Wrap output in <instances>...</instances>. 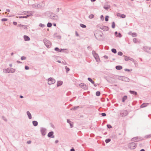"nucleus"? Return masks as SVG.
Listing matches in <instances>:
<instances>
[{
	"label": "nucleus",
	"instance_id": "14",
	"mask_svg": "<svg viewBox=\"0 0 151 151\" xmlns=\"http://www.w3.org/2000/svg\"><path fill=\"white\" fill-rule=\"evenodd\" d=\"M55 51H57L58 52H64L65 50L66 49H59L58 47H56L55 48Z\"/></svg>",
	"mask_w": 151,
	"mask_h": 151
},
{
	"label": "nucleus",
	"instance_id": "6",
	"mask_svg": "<svg viewBox=\"0 0 151 151\" xmlns=\"http://www.w3.org/2000/svg\"><path fill=\"white\" fill-rule=\"evenodd\" d=\"M48 84L49 85L52 84L55 82V80L52 78H50L48 79Z\"/></svg>",
	"mask_w": 151,
	"mask_h": 151
},
{
	"label": "nucleus",
	"instance_id": "52",
	"mask_svg": "<svg viewBox=\"0 0 151 151\" xmlns=\"http://www.w3.org/2000/svg\"><path fill=\"white\" fill-rule=\"evenodd\" d=\"M120 17L122 18H124L126 17V15L124 14H121Z\"/></svg>",
	"mask_w": 151,
	"mask_h": 151
},
{
	"label": "nucleus",
	"instance_id": "35",
	"mask_svg": "<svg viewBox=\"0 0 151 151\" xmlns=\"http://www.w3.org/2000/svg\"><path fill=\"white\" fill-rule=\"evenodd\" d=\"M80 25L81 27L83 28H86V25L82 24H80Z\"/></svg>",
	"mask_w": 151,
	"mask_h": 151
},
{
	"label": "nucleus",
	"instance_id": "4",
	"mask_svg": "<svg viewBox=\"0 0 151 151\" xmlns=\"http://www.w3.org/2000/svg\"><path fill=\"white\" fill-rule=\"evenodd\" d=\"M43 41L45 45L47 48H49L51 45L50 42L46 39H44Z\"/></svg>",
	"mask_w": 151,
	"mask_h": 151
},
{
	"label": "nucleus",
	"instance_id": "51",
	"mask_svg": "<svg viewBox=\"0 0 151 151\" xmlns=\"http://www.w3.org/2000/svg\"><path fill=\"white\" fill-rule=\"evenodd\" d=\"M94 17V15L92 14L90 15L89 16V17L90 19L93 18Z\"/></svg>",
	"mask_w": 151,
	"mask_h": 151
},
{
	"label": "nucleus",
	"instance_id": "2",
	"mask_svg": "<svg viewBox=\"0 0 151 151\" xmlns=\"http://www.w3.org/2000/svg\"><path fill=\"white\" fill-rule=\"evenodd\" d=\"M103 33L101 31H99L94 34L96 39L99 40H102L101 37H102Z\"/></svg>",
	"mask_w": 151,
	"mask_h": 151
},
{
	"label": "nucleus",
	"instance_id": "48",
	"mask_svg": "<svg viewBox=\"0 0 151 151\" xmlns=\"http://www.w3.org/2000/svg\"><path fill=\"white\" fill-rule=\"evenodd\" d=\"M2 119L5 122H7V120L6 118L4 116H2Z\"/></svg>",
	"mask_w": 151,
	"mask_h": 151
},
{
	"label": "nucleus",
	"instance_id": "17",
	"mask_svg": "<svg viewBox=\"0 0 151 151\" xmlns=\"http://www.w3.org/2000/svg\"><path fill=\"white\" fill-rule=\"evenodd\" d=\"M23 37L25 41H29L30 40L29 37L27 35H24Z\"/></svg>",
	"mask_w": 151,
	"mask_h": 151
},
{
	"label": "nucleus",
	"instance_id": "28",
	"mask_svg": "<svg viewBox=\"0 0 151 151\" xmlns=\"http://www.w3.org/2000/svg\"><path fill=\"white\" fill-rule=\"evenodd\" d=\"M127 99V96L126 95L124 96L122 98V102H124Z\"/></svg>",
	"mask_w": 151,
	"mask_h": 151
},
{
	"label": "nucleus",
	"instance_id": "26",
	"mask_svg": "<svg viewBox=\"0 0 151 151\" xmlns=\"http://www.w3.org/2000/svg\"><path fill=\"white\" fill-rule=\"evenodd\" d=\"M67 122L70 125V127L72 128L73 127V125L71 123V122L68 119L67 120Z\"/></svg>",
	"mask_w": 151,
	"mask_h": 151
},
{
	"label": "nucleus",
	"instance_id": "18",
	"mask_svg": "<svg viewBox=\"0 0 151 151\" xmlns=\"http://www.w3.org/2000/svg\"><path fill=\"white\" fill-rule=\"evenodd\" d=\"M149 47H147V46H145V47H143V50L145 51V52H148V51H149Z\"/></svg>",
	"mask_w": 151,
	"mask_h": 151
},
{
	"label": "nucleus",
	"instance_id": "13",
	"mask_svg": "<svg viewBox=\"0 0 151 151\" xmlns=\"http://www.w3.org/2000/svg\"><path fill=\"white\" fill-rule=\"evenodd\" d=\"M100 28L104 31H107L109 30V28L108 26H102L100 27Z\"/></svg>",
	"mask_w": 151,
	"mask_h": 151
},
{
	"label": "nucleus",
	"instance_id": "30",
	"mask_svg": "<svg viewBox=\"0 0 151 151\" xmlns=\"http://www.w3.org/2000/svg\"><path fill=\"white\" fill-rule=\"evenodd\" d=\"M123 76H117L116 77V78L119 79V80H121L122 81L123 80Z\"/></svg>",
	"mask_w": 151,
	"mask_h": 151
},
{
	"label": "nucleus",
	"instance_id": "59",
	"mask_svg": "<svg viewBox=\"0 0 151 151\" xmlns=\"http://www.w3.org/2000/svg\"><path fill=\"white\" fill-rule=\"evenodd\" d=\"M133 41L134 43H137V39L136 38H134L133 39Z\"/></svg>",
	"mask_w": 151,
	"mask_h": 151
},
{
	"label": "nucleus",
	"instance_id": "47",
	"mask_svg": "<svg viewBox=\"0 0 151 151\" xmlns=\"http://www.w3.org/2000/svg\"><path fill=\"white\" fill-rule=\"evenodd\" d=\"M39 26L42 27H44L45 26V25L42 23H40L39 24Z\"/></svg>",
	"mask_w": 151,
	"mask_h": 151
},
{
	"label": "nucleus",
	"instance_id": "53",
	"mask_svg": "<svg viewBox=\"0 0 151 151\" xmlns=\"http://www.w3.org/2000/svg\"><path fill=\"white\" fill-rule=\"evenodd\" d=\"M106 126L107 128L109 129H111L112 128V127L111 126V125L109 124H107Z\"/></svg>",
	"mask_w": 151,
	"mask_h": 151
},
{
	"label": "nucleus",
	"instance_id": "33",
	"mask_svg": "<svg viewBox=\"0 0 151 151\" xmlns=\"http://www.w3.org/2000/svg\"><path fill=\"white\" fill-rule=\"evenodd\" d=\"M111 51L114 54H115L117 52L116 50L114 48H112L111 50Z\"/></svg>",
	"mask_w": 151,
	"mask_h": 151
},
{
	"label": "nucleus",
	"instance_id": "1",
	"mask_svg": "<svg viewBox=\"0 0 151 151\" xmlns=\"http://www.w3.org/2000/svg\"><path fill=\"white\" fill-rule=\"evenodd\" d=\"M49 17L50 19L53 20L55 21H56L58 19V16L52 12H50Z\"/></svg>",
	"mask_w": 151,
	"mask_h": 151
},
{
	"label": "nucleus",
	"instance_id": "19",
	"mask_svg": "<svg viewBox=\"0 0 151 151\" xmlns=\"http://www.w3.org/2000/svg\"><path fill=\"white\" fill-rule=\"evenodd\" d=\"M27 114L29 119H31L32 118V115L30 112L28 111L27 112Z\"/></svg>",
	"mask_w": 151,
	"mask_h": 151
},
{
	"label": "nucleus",
	"instance_id": "57",
	"mask_svg": "<svg viewBox=\"0 0 151 151\" xmlns=\"http://www.w3.org/2000/svg\"><path fill=\"white\" fill-rule=\"evenodd\" d=\"M24 68L26 70H28L29 69V67L27 66H25Z\"/></svg>",
	"mask_w": 151,
	"mask_h": 151
},
{
	"label": "nucleus",
	"instance_id": "32",
	"mask_svg": "<svg viewBox=\"0 0 151 151\" xmlns=\"http://www.w3.org/2000/svg\"><path fill=\"white\" fill-rule=\"evenodd\" d=\"M88 80L92 84H94V82L93 81L92 79L90 78H88Z\"/></svg>",
	"mask_w": 151,
	"mask_h": 151
},
{
	"label": "nucleus",
	"instance_id": "3",
	"mask_svg": "<svg viewBox=\"0 0 151 151\" xmlns=\"http://www.w3.org/2000/svg\"><path fill=\"white\" fill-rule=\"evenodd\" d=\"M137 143L134 142H131L129 144L128 147L131 150L134 149L136 147Z\"/></svg>",
	"mask_w": 151,
	"mask_h": 151
},
{
	"label": "nucleus",
	"instance_id": "9",
	"mask_svg": "<svg viewBox=\"0 0 151 151\" xmlns=\"http://www.w3.org/2000/svg\"><path fill=\"white\" fill-rule=\"evenodd\" d=\"M124 56L125 57L124 60L126 61H128L129 60H130L132 61L133 62H134L135 61L134 60L133 58L129 57H127L125 55H124Z\"/></svg>",
	"mask_w": 151,
	"mask_h": 151
},
{
	"label": "nucleus",
	"instance_id": "21",
	"mask_svg": "<svg viewBox=\"0 0 151 151\" xmlns=\"http://www.w3.org/2000/svg\"><path fill=\"white\" fill-rule=\"evenodd\" d=\"M121 114L122 116H124L127 114V111L126 110H124L122 112H121Z\"/></svg>",
	"mask_w": 151,
	"mask_h": 151
},
{
	"label": "nucleus",
	"instance_id": "63",
	"mask_svg": "<svg viewBox=\"0 0 151 151\" xmlns=\"http://www.w3.org/2000/svg\"><path fill=\"white\" fill-rule=\"evenodd\" d=\"M28 12H29V11H24L23 12V13L24 14H26L28 13Z\"/></svg>",
	"mask_w": 151,
	"mask_h": 151
},
{
	"label": "nucleus",
	"instance_id": "7",
	"mask_svg": "<svg viewBox=\"0 0 151 151\" xmlns=\"http://www.w3.org/2000/svg\"><path fill=\"white\" fill-rule=\"evenodd\" d=\"M143 139V138L141 137H136L132 138V141L133 142H138Z\"/></svg>",
	"mask_w": 151,
	"mask_h": 151
},
{
	"label": "nucleus",
	"instance_id": "41",
	"mask_svg": "<svg viewBox=\"0 0 151 151\" xmlns=\"http://www.w3.org/2000/svg\"><path fill=\"white\" fill-rule=\"evenodd\" d=\"M65 68L66 70V72L67 73L70 70V69L67 66L65 67Z\"/></svg>",
	"mask_w": 151,
	"mask_h": 151
},
{
	"label": "nucleus",
	"instance_id": "39",
	"mask_svg": "<svg viewBox=\"0 0 151 151\" xmlns=\"http://www.w3.org/2000/svg\"><path fill=\"white\" fill-rule=\"evenodd\" d=\"M100 94L101 93L99 91H97L96 92V95L98 96H99L100 95Z\"/></svg>",
	"mask_w": 151,
	"mask_h": 151
},
{
	"label": "nucleus",
	"instance_id": "25",
	"mask_svg": "<svg viewBox=\"0 0 151 151\" xmlns=\"http://www.w3.org/2000/svg\"><path fill=\"white\" fill-rule=\"evenodd\" d=\"M115 68L116 70H120L122 68V67L121 65H117L115 67Z\"/></svg>",
	"mask_w": 151,
	"mask_h": 151
},
{
	"label": "nucleus",
	"instance_id": "40",
	"mask_svg": "<svg viewBox=\"0 0 151 151\" xmlns=\"http://www.w3.org/2000/svg\"><path fill=\"white\" fill-rule=\"evenodd\" d=\"M132 36L133 37H135L137 36V34L135 32H133L132 33Z\"/></svg>",
	"mask_w": 151,
	"mask_h": 151
},
{
	"label": "nucleus",
	"instance_id": "64",
	"mask_svg": "<svg viewBox=\"0 0 151 151\" xmlns=\"http://www.w3.org/2000/svg\"><path fill=\"white\" fill-rule=\"evenodd\" d=\"M70 151H75V150L74 148L72 147L70 149Z\"/></svg>",
	"mask_w": 151,
	"mask_h": 151
},
{
	"label": "nucleus",
	"instance_id": "45",
	"mask_svg": "<svg viewBox=\"0 0 151 151\" xmlns=\"http://www.w3.org/2000/svg\"><path fill=\"white\" fill-rule=\"evenodd\" d=\"M26 59V57L24 56H22L21 58V59L22 60H25Z\"/></svg>",
	"mask_w": 151,
	"mask_h": 151
},
{
	"label": "nucleus",
	"instance_id": "24",
	"mask_svg": "<svg viewBox=\"0 0 151 151\" xmlns=\"http://www.w3.org/2000/svg\"><path fill=\"white\" fill-rule=\"evenodd\" d=\"M129 92L132 94L137 95V92L134 91L130 90L129 91Z\"/></svg>",
	"mask_w": 151,
	"mask_h": 151
},
{
	"label": "nucleus",
	"instance_id": "27",
	"mask_svg": "<svg viewBox=\"0 0 151 151\" xmlns=\"http://www.w3.org/2000/svg\"><path fill=\"white\" fill-rule=\"evenodd\" d=\"M79 107L78 106H74L70 109V110H73L74 111L78 109L79 108Z\"/></svg>",
	"mask_w": 151,
	"mask_h": 151
},
{
	"label": "nucleus",
	"instance_id": "16",
	"mask_svg": "<svg viewBox=\"0 0 151 151\" xmlns=\"http://www.w3.org/2000/svg\"><path fill=\"white\" fill-rule=\"evenodd\" d=\"M149 104V103H144L142 104L140 106V108H143L147 106Z\"/></svg>",
	"mask_w": 151,
	"mask_h": 151
},
{
	"label": "nucleus",
	"instance_id": "43",
	"mask_svg": "<svg viewBox=\"0 0 151 151\" xmlns=\"http://www.w3.org/2000/svg\"><path fill=\"white\" fill-rule=\"evenodd\" d=\"M109 16H106V17H105V21H106V22H107L109 20Z\"/></svg>",
	"mask_w": 151,
	"mask_h": 151
},
{
	"label": "nucleus",
	"instance_id": "15",
	"mask_svg": "<svg viewBox=\"0 0 151 151\" xmlns=\"http://www.w3.org/2000/svg\"><path fill=\"white\" fill-rule=\"evenodd\" d=\"M33 15L30 13V14H28L26 16H19V18H27L28 17L32 16Z\"/></svg>",
	"mask_w": 151,
	"mask_h": 151
},
{
	"label": "nucleus",
	"instance_id": "50",
	"mask_svg": "<svg viewBox=\"0 0 151 151\" xmlns=\"http://www.w3.org/2000/svg\"><path fill=\"white\" fill-rule=\"evenodd\" d=\"M118 55L120 56H122L123 55V53L122 52L119 51L118 52Z\"/></svg>",
	"mask_w": 151,
	"mask_h": 151
},
{
	"label": "nucleus",
	"instance_id": "11",
	"mask_svg": "<svg viewBox=\"0 0 151 151\" xmlns=\"http://www.w3.org/2000/svg\"><path fill=\"white\" fill-rule=\"evenodd\" d=\"M54 132L53 131L50 132L47 134V136L50 138H54L55 136L53 135Z\"/></svg>",
	"mask_w": 151,
	"mask_h": 151
},
{
	"label": "nucleus",
	"instance_id": "62",
	"mask_svg": "<svg viewBox=\"0 0 151 151\" xmlns=\"http://www.w3.org/2000/svg\"><path fill=\"white\" fill-rule=\"evenodd\" d=\"M104 58L105 59H107L108 58V56H106V55H104Z\"/></svg>",
	"mask_w": 151,
	"mask_h": 151
},
{
	"label": "nucleus",
	"instance_id": "58",
	"mask_svg": "<svg viewBox=\"0 0 151 151\" xmlns=\"http://www.w3.org/2000/svg\"><path fill=\"white\" fill-rule=\"evenodd\" d=\"M146 138H148L151 137V134L147 135H146L145 137Z\"/></svg>",
	"mask_w": 151,
	"mask_h": 151
},
{
	"label": "nucleus",
	"instance_id": "10",
	"mask_svg": "<svg viewBox=\"0 0 151 151\" xmlns=\"http://www.w3.org/2000/svg\"><path fill=\"white\" fill-rule=\"evenodd\" d=\"M43 6H42V5H41L40 4H34L32 5V6L33 8L36 9L41 8Z\"/></svg>",
	"mask_w": 151,
	"mask_h": 151
},
{
	"label": "nucleus",
	"instance_id": "46",
	"mask_svg": "<svg viewBox=\"0 0 151 151\" xmlns=\"http://www.w3.org/2000/svg\"><path fill=\"white\" fill-rule=\"evenodd\" d=\"M23 26H22V27L24 29H28V28H27V27H28V26L27 25H23Z\"/></svg>",
	"mask_w": 151,
	"mask_h": 151
},
{
	"label": "nucleus",
	"instance_id": "61",
	"mask_svg": "<svg viewBox=\"0 0 151 151\" xmlns=\"http://www.w3.org/2000/svg\"><path fill=\"white\" fill-rule=\"evenodd\" d=\"M75 34L76 36H79V35L78 33V32L77 31H76L75 32Z\"/></svg>",
	"mask_w": 151,
	"mask_h": 151
},
{
	"label": "nucleus",
	"instance_id": "8",
	"mask_svg": "<svg viewBox=\"0 0 151 151\" xmlns=\"http://www.w3.org/2000/svg\"><path fill=\"white\" fill-rule=\"evenodd\" d=\"M79 86L84 90H87L88 89V86L84 83H81L79 84Z\"/></svg>",
	"mask_w": 151,
	"mask_h": 151
},
{
	"label": "nucleus",
	"instance_id": "29",
	"mask_svg": "<svg viewBox=\"0 0 151 151\" xmlns=\"http://www.w3.org/2000/svg\"><path fill=\"white\" fill-rule=\"evenodd\" d=\"M63 82L62 81H58L57 82V86H61L63 84Z\"/></svg>",
	"mask_w": 151,
	"mask_h": 151
},
{
	"label": "nucleus",
	"instance_id": "5",
	"mask_svg": "<svg viewBox=\"0 0 151 151\" xmlns=\"http://www.w3.org/2000/svg\"><path fill=\"white\" fill-rule=\"evenodd\" d=\"M92 54L93 55L94 58L96 60L97 62H98L100 60V59L97 54L94 50H93L92 52Z\"/></svg>",
	"mask_w": 151,
	"mask_h": 151
},
{
	"label": "nucleus",
	"instance_id": "42",
	"mask_svg": "<svg viewBox=\"0 0 151 151\" xmlns=\"http://www.w3.org/2000/svg\"><path fill=\"white\" fill-rule=\"evenodd\" d=\"M110 6H104V8L106 10H108L110 8Z\"/></svg>",
	"mask_w": 151,
	"mask_h": 151
},
{
	"label": "nucleus",
	"instance_id": "23",
	"mask_svg": "<svg viewBox=\"0 0 151 151\" xmlns=\"http://www.w3.org/2000/svg\"><path fill=\"white\" fill-rule=\"evenodd\" d=\"M32 123L33 125L35 127L37 126L38 124L37 122L36 121H33L32 122Z\"/></svg>",
	"mask_w": 151,
	"mask_h": 151
},
{
	"label": "nucleus",
	"instance_id": "20",
	"mask_svg": "<svg viewBox=\"0 0 151 151\" xmlns=\"http://www.w3.org/2000/svg\"><path fill=\"white\" fill-rule=\"evenodd\" d=\"M123 80L122 81H125V82H129V79L127 77H126L123 76Z\"/></svg>",
	"mask_w": 151,
	"mask_h": 151
},
{
	"label": "nucleus",
	"instance_id": "56",
	"mask_svg": "<svg viewBox=\"0 0 151 151\" xmlns=\"http://www.w3.org/2000/svg\"><path fill=\"white\" fill-rule=\"evenodd\" d=\"M101 115L102 116H106V114L105 113H103L101 114Z\"/></svg>",
	"mask_w": 151,
	"mask_h": 151
},
{
	"label": "nucleus",
	"instance_id": "34",
	"mask_svg": "<svg viewBox=\"0 0 151 151\" xmlns=\"http://www.w3.org/2000/svg\"><path fill=\"white\" fill-rule=\"evenodd\" d=\"M10 68H9L6 69H5V72L6 73H10Z\"/></svg>",
	"mask_w": 151,
	"mask_h": 151
},
{
	"label": "nucleus",
	"instance_id": "44",
	"mask_svg": "<svg viewBox=\"0 0 151 151\" xmlns=\"http://www.w3.org/2000/svg\"><path fill=\"white\" fill-rule=\"evenodd\" d=\"M117 37H122V35L120 33H119L118 35L116 36Z\"/></svg>",
	"mask_w": 151,
	"mask_h": 151
},
{
	"label": "nucleus",
	"instance_id": "54",
	"mask_svg": "<svg viewBox=\"0 0 151 151\" xmlns=\"http://www.w3.org/2000/svg\"><path fill=\"white\" fill-rule=\"evenodd\" d=\"M7 20L8 19H7L4 18H3V19H1V21L2 22H5V21H7Z\"/></svg>",
	"mask_w": 151,
	"mask_h": 151
},
{
	"label": "nucleus",
	"instance_id": "49",
	"mask_svg": "<svg viewBox=\"0 0 151 151\" xmlns=\"http://www.w3.org/2000/svg\"><path fill=\"white\" fill-rule=\"evenodd\" d=\"M132 69H128L127 68H126V69H124V70L125 71H129H129H132Z\"/></svg>",
	"mask_w": 151,
	"mask_h": 151
},
{
	"label": "nucleus",
	"instance_id": "22",
	"mask_svg": "<svg viewBox=\"0 0 151 151\" xmlns=\"http://www.w3.org/2000/svg\"><path fill=\"white\" fill-rule=\"evenodd\" d=\"M53 35L54 37L60 39L61 38V36L60 35H58L57 33H55Z\"/></svg>",
	"mask_w": 151,
	"mask_h": 151
},
{
	"label": "nucleus",
	"instance_id": "37",
	"mask_svg": "<svg viewBox=\"0 0 151 151\" xmlns=\"http://www.w3.org/2000/svg\"><path fill=\"white\" fill-rule=\"evenodd\" d=\"M52 26V24L50 22H48L47 24V27H50Z\"/></svg>",
	"mask_w": 151,
	"mask_h": 151
},
{
	"label": "nucleus",
	"instance_id": "12",
	"mask_svg": "<svg viewBox=\"0 0 151 151\" xmlns=\"http://www.w3.org/2000/svg\"><path fill=\"white\" fill-rule=\"evenodd\" d=\"M46 130V129L45 128L43 127L41 128L40 132L42 135L44 136L45 135Z\"/></svg>",
	"mask_w": 151,
	"mask_h": 151
},
{
	"label": "nucleus",
	"instance_id": "38",
	"mask_svg": "<svg viewBox=\"0 0 151 151\" xmlns=\"http://www.w3.org/2000/svg\"><path fill=\"white\" fill-rule=\"evenodd\" d=\"M115 27V23L114 22L112 23L111 27L112 28H114Z\"/></svg>",
	"mask_w": 151,
	"mask_h": 151
},
{
	"label": "nucleus",
	"instance_id": "55",
	"mask_svg": "<svg viewBox=\"0 0 151 151\" xmlns=\"http://www.w3.org/2000/svg\"><path fill=\"white\" fill-rule=\"evenodd\" d=\"M100 18L102 21H104V17L103 15H101V16Z\"/></svg>",
	"mask_w": 151,
	"mask_h": 151
},
{
	"label": "nucleus",
	"instance_id": "31",
	"mask_svg": "<svg viewBox=\"0 0 151 151\" xmlns=\"http://www.w3.org/2000/svg\"><path fill=\"white\" fill-rule=\"evenodd\" d=\"M10 73H14L15 71V70L13 68H10Z\"/></svg>",
	"mask_w": 151,
	"mask_h": 151
},
{
	"label": "nucleus",
	"instance_id": "36",
	"mask_svg": "<svg viewBox=\"0 0 151 151\" xmlns=\"http://www.w3.org/2000/svg\"><path fill=\"white\" fill-rule=\"evenodd\" d=\"M111 139H110L108 138L106 139L105 141L106 143H107L111 141Z\"/></svg>",
	"mask_w": 151,
	"mask_h": 151
},
{
	"label": "nucleus",
	"instance_id": "60",
	"mask_svg": "<svg viewBox=\"0 0 151 151\" xmlns=\"http://www.w3.org/2000/svg\"><path fill=\"white\" fill-rule=\"evenodd\" d=\"M148 50L149 51H148V53L151 54V48L150 47H149Z\"/></svg>",
	"mask_w": 151,
	"mask_h": 151
}]
</instances>
